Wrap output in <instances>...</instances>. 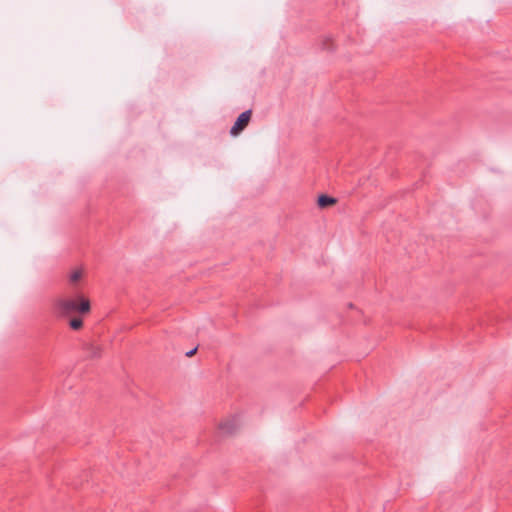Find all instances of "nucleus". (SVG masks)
Returning a JSON list of instances; mask_svg holds the SVG:
<instances>
[{
    "label": "nucleus",
    "mask_w": 512,
    "mask_h": 512,
    "mask_svg": "<svg viewBox=\"0 0 512 512\" xmlns=\"http://www.w3.org/2000/svg\"><path fill=\"white\" fill-rule=\"evenodd\" d=\"M239 426V418L237 416H233L225 421H223L219 425V429L224 434H232L234 433Z\"/></svg>",
    "instance_id": "nucleus-3"
},
{
    "label": "nucleus",
    "mask_w": 512,
    "mask_h": 512,
    "mask_svg": "<svg viewBox=\"0 0 512 512\" xmlns=\"http://www.w3.org/2000/svg\"><path fill=\"white\" fill-rule=\"evenodd\" d=\"M86 353L90 358H98L101 356V348L91 344L86 347Z\"/></svg>",
    "instance_id": "nucleus-5"
},
{
    "label": "nucleus",
    "mask_w": 512,
    "mask_h": 512,
    "mask_svg": "<svg viewBox=\"0 0 512 512\" xmlns=\"http://www.w3.org/2000/svg\"><path fill=\"white\" fill-rule=\"evenodd\" d=\"M252 111L246 110L242 112L238 118L236 119L234 125L230 129V134L232 136H237L240 132H242L246 126L248 125L251 119Z\"/></svg>",
    "instance_id": "nucleus-2"
},
{
    "label": "nucleus",
    "mask_w": 512,
    "mask_h": 512,
    "mask_svg": "<svg viewBox=\"0 0 512 512\" xmlns=\"http://www.w3.org/2000/svg\"><path fill=\"white\" fill-rule=\"evenodd\" d=\"M53 310L57 316H68L74 312L87 313L90 310V303L83 298L78 304L74 299L59 297L53 302Z\"/></svg>",
    "instance_id": "nucleus-1"
},
{
    "label": "nucleus",
    "mask_w": 512,
    "mask_h": 512,
    "mask_svg": "<svg viewBox=\"0 0 512 512\" xmlns=\"http://www.w3.org/2000/svg\"><path fill=\"white\" fill-rule=\"evenodd\" d=\"M69 325L72 329L78 330L82 327L83 321L81 318H73L70 320Z\"/></svg>",
    "instance_id": "nucleus-6"
},
{
    "label": "nucleus",
    "mask_w": 512,
    "mask_h": 512,
    "mask_svg": "<svg viewBox=\"0 0 512 512\" xmlns=\"http://www.w3.org/2000/svg\"><path fill=\"white\" fill-rule=\"evenodd\" d=\"M196 351H197V347H195V348H193V349L189 350L188 352H186V354H185V355H186L187 357H191V356H193V355L196 353Z\"/></svg>",
    "instance_id": "nucleus-8"
},
{
    "label": "nucleus",
    "mask_w": 512,
    "mask_h": 512,
    "mask_svg": "<svg viewBox=\"0 0 512 512\" xmlns=\"http://www.w3.org/2000/svg\"><path fill=\"white\" fill-rule=\"evenodd\" d=\"M81 277H82V272H81V270H75V271H73V272L70 274L69 280H70V282L75 283V282H77L78 280H80V278H81Z\"/></svg>",
    "instance_id": "nucleus-7"
},
{
    "label": "nucleus",
    "mask_w": 512,
    "mask_h": 512,
    "mask_svg": "<svg viewBox=\"0 0 512 512\" xmlns=\"http://www.w3.org/2000/svg\"><path fill=\"white\" fill-rule=\"evenodd\" d=\"M336 202L335 198L328 195H320L317 200V204L320 208H326Z\"/></svg>",
    "instance_id": "nucleus-4"
}]
</instances>
